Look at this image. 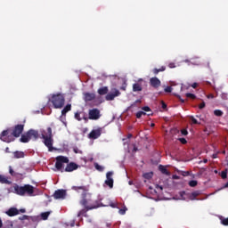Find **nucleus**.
Listing matches in <instances>:
<instances>
[{
	"instance_id": "nucleus-19",
	"label": "nucleus",
	"mask_w": 228,
	"mask_h": 228,
	"mask_svg": "<svg viewBox=\"0 0 228 228\" xmlns=\"http://www.w3.org/2000/svg\"><path fill=\"white\" fill-rule=\"evenodd\" d=\"M200 195V191H194L189 195L190 200H195Z\"/></svg>"
},
{
	"instance_id": "nucleus-56",
	"label": "nucleus",
	"mask_w": 228,
	"mask_h": 228,
	"mask_svg": "<svg viewBox=\"0 0 228 228\" xmlns=\"http://www.w3.org/2000/svg\"><path fill=\"white\" fill-rule=\"evenodd\" d=\"M5 152H10V148L7 147V148L5 149Z\"/></svg>"
},
{
	"instance_id": "nucleus-34",
	"label": "nucleus",
	"mask_w": 228,
	"mask_h": 228,
	"mask_svg": "<svg viewBox=\"0 0 228 228\" xmlns=\"http://www.w3.org/2000/svg\"><path fill=\"white\" fill-rule=\"evenodd\" d=\"M9 173H10L13 177L19 175L18 173H16L15 171H13V169L12 168V166L9 167Z\"/></svg>"
},
{
	"instance_id": "nucleus-7",
	"label": "nucleus",
	"mask_w": 228,
	"mask_h": 228,
	"mask_svg": "<svg viewBox=\"0 0 228 228\" xmlns=\"http://www.w3.org/2000/svg\"><path fill=\"white\" fill-rule=\"evenodd\" d=\"M55 168L59 171L63 172V163H69V158L65 156L56 157Z\"/></svg>"
},
{
	"instance_id": "nucleus-48",
	"label": "nucleus",
	"mask_w": 228,
	"mask_h": 228,
	"mask_svg": "<svg viewBox=\"0 0 228 228\" xmlns=\"http://www.w3.org/2000/svg\"><path fill=\"white\" fill-rule=\"evenodd\" d=\"M126 87H127V84L124 83L123 86L120 87V90L126 91Z\"/></svg>"
},
{
	"instance_id": "nucleus-35",
	"label": "nucleus",
	"mask_w": 228,
	"mask_h": 228,
	"mask_svg": "<svg viewBox=\"0 0 228 228\" xmlns=\"http://www.w3.org/2000/svg\"><path fill=\"white\" fill-rule=\"evenodd\" d=\"M222 179H227V169L221 172Z\"/></svg>"
},
{
	"instance_id": "nucleus-25",
	"label": "nucleus",
	"mask_w": 228,
	"mask_h": 228,
	"mask_svg": "<svg viewBox=\"0 0 228 228\" xmlns=\"http://www.w3.org/2000/svg\"><path fill=\"white\" fill-rule=\"evenodd\" d=\"M98 94L99 95H106V94H108V87H101L100 89H98Z\"/></svg>"
},
{
	"instance_id": "nucleus-14",
	"label": "nucleus",
	"mask_w": 228,
	"mask_h": 228,
	"mask_svg": "<svg viewBox=\"0 0 228 228\" xmlns=\"http://www.w3.org/2000/svg\"><path fill=\"white\" fill-rule=\"evenodd\" d=\"M77 168H79L77 164L70 162L66 166L64 172H74V170H77Z\"/></svg>"
},
{
	"instance_id": "nucleus-28",
	"label": "nucleus",
	"mask_w": 228,
	"mask_h": 228,
	"mask_svg": "<svg viewBox=\"0 0 228 228\" xmlns=\"http://www.w3.org/2000/svg\"><path fill=\"white\" fill-rule=\"evenodd\" d=\"M152 175H154V173L150 172V173H144L142 175V177H144V179H152Z\"/></svg>"
},
{
	"instance_id": "nucleus-16",
	"label": "nucleus",
	"mask_w": 228,
	"mask_h": 228,
	"mask_svg": "<svg viewBox=\"0 0 228 228\" xmlns=\"http://www.w3.org/2000/svg\"><path fill=\"white\" fill-rule=\"evenodd\" d=\"M84 99H85L86 102H90L92 101H94L95 94H94V93H86L84 94Z\"/></svg>"
},
{
	"instance_id": "nucleus-58",
	"label": "nucleus",
	"mask_w": 228,
	"mask_h": 228,
	"mask_svg": "<svg viewBox=\"0 0 228 228\" xmlns=\"http://www.w3.org/2000/svg\"><path fill=\"white\" fill-rule=\"evenodd\" d=\"M154 126H156L154 123L151 124V127H154Z\"/></svg>"
},
{
	"instance_id": "nucleus-10",
	"label": "nucleus",
	"mask_w": 228,
	"mask_h": 228,
	"mask_svg": "<svg viewBox=\"0 0 228 228\" xmlns=\"http://www.w3.org/2000/svg\"><path fill=\"white\" fill-rule=\"evenodd\" d=\"M102 134V128L94 129L90 132L88 138H90V140H97V138H99Z\"/></svg>"
},
{
	"instance_id": "nucleus-55",
	"label": "nucleus",
	"mask_w": 228,
	"mask_h": 228,
	"mask_svg": "<svg viewBox=\"0 0 228 228\" xmlns=\"http://www.w3.org/2000/svg\"><path fill=\"white\" fill-rule=\"evenodd\" d=\"M110 207L111 208H117V206L114 203L110 204Z\"/></svg>"
},
{
	"instance_id": "nucleus-4",
	"label": "nucleus",
	"mask_w": 228,
	"mask_h": 228,
	"mask_svg": "<svg viewBox=\"0 0 228 228\" xmlns=\"http://www.w3.org/2000/svg\"><path fill=\"white\" fill-rule=\"evenodd\" d=\"M81 206H84L86 211H90L92 209H97L99 206L95 203V200L92 198V194L90 192H86L82 194V200H80Z\"/></svg>"
},
{
	"instance_id": "nucleus-54",
	"label": "nucleus",
	"mask_w": 228,
	"mask_h": 228,
	"mask_svg": "<svg viewBox=\"0 0 228 228\" xmlns=\"http://www.w3.org/2000/svg\"><path fill=\"white\" fill-rule=\"evenodd\" d=\"M141 115H142V116H145V115H147V114L145 113V111H142V110H141Z\"/></svg>"
},
{
	"instance_id": "nucleus-45",
	"label": "nucleus",
	"mask_w": 228,
	"mask_h": 228,
	"mask_svg": "<svg viewBox=\"0 0 228 228\" xmlns=\"http://www.w3.org/2000/svg\"><path fill=\"white\" fill-rule=\"evenodd\" d=\"M168 67H169V69H175V63L170 62V63L168 64Z\"/></svg>"
},
{
	"instance_id": "nucleus-15",
	"label": "nucleus",
	"mask_w": 228,
	"mask_h": 228,
	"mask_svg": "<svg viewBox=\"0 0 228 228\" xmlns=\"http://www.w3.org/2000/svg\"><path fill=\"white\" fill-rule=\"evenodd\" d=\"M71 190H74V191H77V193H82V195H85L88 191V187L86 186H72Z\"/></svg>"
},
{
	"instance_id": "nucleus-3",
	"label": "nucleus",
	"mask_w": 228,
	"mask_h": 228,
	"mask_svg": "<svg viewBox=\"0 0 228 228\" xmlns=\"http://www.w3.org/2000/svg\"><path fill=\"white\" fill-rule=\"evenodd\" d=\"M14 193L16 195H20V197H33L35 195V187L31 184H25L23 186H20L19 184H15L13 186Z\"/></svg>"
},
{
	"instance_id": "nucleus-1",
	"label": "nucleus",
	"mask_w": 228,
	"mask_h": 228,
	"mask_svg": "<svg viewBox=\"0 0 228 228\" xmlns=\"http://www.w3.org/2000/svg\"><path fill=\"white\" fill-rule=\"evenodd\" d=\"M24 131V125H16L12 128H7L0 134V140L5 143L15 142V138H19Z\"/></svg>"
},
{
	"instance_id": "nucleus-59",
	"label": "nucleus",
	"mask_w": 228,
	"mask_h": 228,
	"mask_svg": "<svg viewBox=\"0 0 228 228\" xmlns=\"http://www.w3.org/2000/svg\"><path fill=\"white\" fill-rule=\"evenodd\" d=\"M214 173H215V174H218V171H217V170H215Z\"/></svg>"
},
{
	"instance_id": "nucleus-51",
	"label": "nucleus",
	"mask_w": 228,
	"mask_h": 228,
	"mask_svg": "<svg viewBox=\"0 0 228 228\" xmlns=\"http://www.w3.org/2000/svg\"><path fill=\"white\" fill-rule=\"evenodd\" d=\"M191 86H192V88H196V87L198 86V84H197V83H193V84L191 85Z\"/></svg>"
},
{
	"instance_id": "nucleus-52",
	"label": "nucleus",
	"mask_w": 228,
	"mask_h": 228,
	"mask_svg": "<svg viewBox=\"0 0 228 228\" xmlns=\"http://www.w3.org/2000/svg\"><path fill=\"white\" fill-rule=\"evenodd\" d=\"M138 151V148L136 146L134 147L133 152H136Z\"/></svg>"
},
{
	"instance_id": "nucleus-39",
	"label": "nucleus",
	"mask_w": 228,
	"mask_h": 228,
	"mask_svg": "<svg viewBox=\"0 0 228 228\" xmlns=\"http://www.w3.org/2000/svg\"><path fill=\"white\" fill-rule=\"evenodd\" d=\"M86 211H88V210H86V209L80 210V211L78 212V214H77V216H83V215H85V213H86Z\"/></svg>"
},
{
	"instance_id": "nucleus-5",
	"label": "nucleus",
	"mask_w": 228,
	"mask_h": 228,
	"mask_svg": "<svg viewBox=\"0 0 228 228\" xmlns=\"http://www.w3.org/2000/svg\"><path fill=\"white\" fill-rule=\"evenodd\" d=\"M39 137L40 134L37 132V130L29 129L27 133L21 134L20 142H21V143H28L31 142V140L37 142V139Z\"/></svg>"
},
{
	"instance_id": "nucleus-20",
	"label": "nucleus",
	"mask_w": 228,
	"mask_h": 228,
	"mask_svg": "<svg viewBox=\"0 0 228 228\" xmlns=\"http://www.w3.org/2000/svg\"><path fill=\"white\" fill-rule=\"evenodd\" d=\"M13 156L15 159H20L21 158H24L25 154L24 151H16L13 152Z\"/></svg>"
},
{
	"instance_id": "nucleus-27",
	"label": "nucleus",
	"mask_w": 228,
	"mask_h": 228,
	"mask_svg": "<svg viewBox=\"0 0 228 228\" xmlns=\"http://www.w3.org/2000/svg\"><path fill=\"white\" fill-rule=\"evenodd\" d=\"M142 111H146V112H149L151 111V113H148V117H152V110H151V107L149 106H144L142 108Z\"/></svg>"
},
{
	"instance_id": "nucleus-50",
	"label": "nucleus",
	"mask_w": 228,
	"mask_h": 228,
	"mask_svg": "<svg viewBox=\"0 0 228 228\" xmlns=\"http://www.w3.org/2000/svg\"><path fill=\"white\" fill-rule=\"evenodd\" d=\"M215 98V95H213V94H208V99H214Z\"/></svg>"
},
{
	"instance_id": "nucleus-8",
	"label": "nucleus",
	"mask_w": 228,
	"mask_h": 228,
	"mask_svg": "<svg viewBox=\"0 0 228 228\" xmlns=\"http://www.w3.org/2000/svg\"><path fill=\"white\" fill-rule=\"evenodd\" d=\"M89 120H99L101 118V110L99 109L89 110Z\"/></svg>"
},
{
	"instance_id": "nucleus-17",
	"label": "nucleus",
	"mask_w": 228,
	"mask_h": 228,
	"mask_svg": "<svg viewBox=\"0 0 228 228\" xmlns=\"http://www.w3.org/2000/svg\"><path fill=\"white\" fill-rule=\"evenodd\" d=\"M6 215H8V216H17V215H19V209L11 208L7 210Z\"/></svg>"
},
{
	"instance_id": "nucleus-2",
	"label": "nucleus",
	"mask_w": 228,
	"mask_h": 228,
	"mask_svg": "<svg viewBox=\"0 0 228 228\" xmlns=\"http://www.w3.org/2000/svg\"><path fill=\"white\" fill-rule=\"evenodd\" d=\"M41 138L44 140L43 143L47 147L49 152H53L54 151V147L53 144L54 143V139H53V128L48 126L46 130H41Z\"/></svg>"
},
{
	"instance_id": "nucleus-32",
	"label": "nucleus",
	"mask_w": 228,
	"mask_h": 228,
	"mask_svg": "<svg viewBox=\"0 0 228 228\" xmlns=\"http://www.w3.org/2000/svg\"><path fill=\"white\" fill-rule=\"evenodd\" d=\"M94 167L98 170V172H103L104 171V167L101 165H99L98 163L94 164Z\"/></svg>"
},
{
	"instance_id": "nucleus-37",
	"label": "nucleus",
	"mask_w": 228,
	"mask_h": 228,
	"mask_svg": "<svg viewBox=\"0 0 228 228\" xmlns=\"http://www.w3.org/2000/svg\"><path fill=\"white\" fill-rule=\"evenodd\" d=\"M164 92H166L167 94L172 93V86H167V87L164 89Z\"/></svg>"
},
{
	"instance_id": "nucleus-23",
	"label": "nucleus",
	"mask_w": 228,
	"mask_h": 228,
	"mask_svg": "<svg viewBox=\"0 0 228 228\" xmlns=\"http://www.w3.org/2000/svg\"><path fill=\"white\" fill-rule=\"evenodd\" d=\"M165 70H167V67L162 66L160 69H153L152 72L157 76V74H159V72H165Z\"/></svg>"
},
{
	"instance_id": "nucleus-64",
	"label": "nucleus",
	"mask_w": 228,
	"mask_h": 228,
	"mask_svg": "<svg viewBox=\"0 0 228 228\" xmlns=\"http://www.w3.org/2000/svg\"><path fill=\"white\" fill-rule=\"evenodd\" d=\"M226 165H227V167H228V162H227V164H226Z\"/></svg>"
},
{
	"instance_id": "nucleus-47",
	"label": "nucleus",
	"mask_w": 228,
	"mask_h": 228,
	"mask_svg": "<svg viewBox=\"0 0 228 228\" xmlns=\"http://www.w3.org/2000/svg\"><path fill=\"white\" fill-rule=\"evenodd\" d=\"M135 117H136V118H142V112H141V110L140 111H138L136 114H135Z\"/></svg>"
},
{
	"instance_id": "nucleus-22",
	"label": "nucleus",
	"mask_w": 228,
	"mask_h": 228,
	"mask_svg": "<svg viewBox=\"0 0 228 228\" xmlns=\"http://www.w3.org/2000/svg\"><path fill=\"white\" fill-rule=\"evenodd\" d=\"M70 110H72V105L67 104L64 107V109L61 110V115H67V113H69V111H70Z\"/></svg>"
},
{
	"instance_id": "nucleus-30",
	"label": "nucleus",
	"mask_w": 228,
	"mask_h": 228,
	"mask_svg": "<svg viewBox=\"0 0 228 228\" xmlns=\"http://www.w3.org/2000/svg\"><path fill=\"white\" fill-rule=\"evenodd\" d=\"M197 184H199V182H197V180H191L189 182V186H191V188H195V186H197Z\"/></svg>"
},
{
	"instance_id": "nucleus-31",
	"label": "nucleus",
	"mask_w": 228,
	"mask_h": 228,
	"mask_svg": "<svg viewBox=\"0 0 228 228\" xmlns=\"http://www.w3.org/2000/svg\"><path fill=\"white\" fill-rule=\"evenodd\" d=\"M185 97H187V99H192V100L197 99V96L191 93L185 94Z\"/></svg>"
},
{
	"instance_id": "nucleus-29",
	"label": "nucleus",
	"mask_w": 228,
	"mask_h": 228,
	"mask_svg": "<svg viewBox=\"0 0 228 228\" xmlns=\"http://www.w3.org/2000/svg\"><path fill=\"white\" fill-rule=\"evenodd\" d=\"M49 215H51V212H43V213H41L42 220H47L49 218Z\"/></svg>"
},
{
	"instance_id": "nucleus-9",
	"label": "nucleus",
	"mask_w": 228,
	"mask_h": 228,
	"mask_svg": "<svg viewBox=\"0 0 228 228\" xmlns=\"http://www.w3.org/2000/svg\"><path fill=\"white\" fill-rule=\"evenodd\" d=\"M120 95V91L117 88H112L111 91L107 94L105 96L106 101H113L115 97H118Z\"/></svg>"
},
{
	"instance_id": "nucleus-63",
	"label": "nucleus",
	"mask_w": 228,
	"mask_h": 228,
	"mask_svg": "<svg viewBox=\"0 0 228 228\" xmlns=\"http://www.w3.org/2000/svg\"><path fill=\"white\" fill-rule=\"evenodd\" d=\"M213 158H214V159L216 158V155H213Z\"/></svg>"
},
{
	"instance_id": "nucleus-18",
	"label": "nucleus",
	"mask_w": 228,
	"mask_h": 228,
	"mask_svg": "<svg viewBox=\"0 0 228 228\" xmlns=\"http://www.w3.org/2000/svg\"><path fill=\"white\" fill-rule=\"evenodd\" d=\"M0 183L1 184H12V181L8 180V177L0 175Z\"/></svg>"
},
{
	"instance_id": "nucleus-24",
	"label": "nucleus",
	"mask_w": 228,
	"mask_h": 228,
	"mask_svg": "<svg viewBox=\"0 0 228 228\" xmlns=\"http://www.w3.org/2000/svg\"><path fill=\"white\" fill-rule=\"evenodd\" d=\"M142 85L135 83L133 85V92H142Z\"/></svg>"
},
{
	"instance_id": "nucleus-36",
	"label": "nucleus",
	"mask_w": 228,
	"mask_h": 228,
	"mask_svg": "<svg viewBox=\"0 0 228 228\" xmlns=\"http://www.w3.org/2000/svg\"><path fill=\"white\" fill-rule=\"evenodd\" d=\"M126 211H127V208L124 207L118 210L119 215H126Z\"/></svg>"
},
{
	"instance_id": "nucleus-33",
	"label": "nucleus",
	"mask_w": 228,
	"mask_h": 228,
	"mask_svg": "<svg viewBox=\"0 0 228 228\" xmlns=\"http://www.w3.org/2000/svg\"><path fill=\"white\" fill-rule=\"evenodd\" d=\"M214 115L216 117H222V115H224V111H222L220 110H214Z\"/></svg>"
},
{
	"instance_id": "nucleus-12",
	"label": "nucleus",
	"mask_w": 228,
	"mask_h": 228,
	"mask_svg": "<svg viewBox=\"0 0 228 228\" xmlns=\"http://www.w3.org/2000/svg\"><path fill=\"white\" fill-rule=\"evenodd\" d=\"M113 172L109 171L106 174V180H105V184L109 186V188H113Z\"/></svg>"
},
{
	"instance_id": "nucleus-21",
	"label": "nucleus",
	"mask_w": 228,
	"mask_h": 228,
	"mask_svg": "<svg viewBox=\"0 0 228 228\" xmlns=\"http://www.w3.org/2000/svg\"><path fill=\"white\" fill-rule=\"evenodd\" d=\"M159 169L160 170L161 174H164V175H170V172H168V169H167V167L164 166L160 165Z\"/></svg>"
},
{
	"instance_id": "nucleus-49",
	"label": "nucleus",
	"mask_w": 228,
	"mask_h": 228,
	"mask_svg": "<svg viewBox=\"0 0 228 228\" xmlns=\"http://www.w3.org/2000/svg\"><path fill=\"white\" fill-rule=\"evenodd\" d=\"M162 109L167 110V103H165L164 102H162Z\"/></svg>"
},
{
	"instance_id": "nucleus-6",
	"label": "nucleus",
	"mask_w": 228,
	"mask_h": 228,
	"mask_svg": "<svg viewBox=\"0 0 228 228\" xmlns=\"http://www.w3.org/2000/svg\"><path fill=\"white\" fill-rule=\"evenodd\" d=\"M51 102L55 110H61L65 106V96L61 94H53Z\"/></svg>"
},
{
	"instance_id": "nucleus-41",
	"label": "nucleus",
	"mask_w": 228,
	"mask_h": 228,
	"mask_svg": "<svg viewBox=\"0 0 228 228\" xmlns=\"http://www.w3.org/2000/svg\"><path fill=\"white\" fill-rule=\"evenodd\" d=\"M200 110H204V108H206V102H202L200 105H199Z\"/></svg>"
},
{
	"instance_id": "nucleus-13",
	"label": "nucleus",
	"mask_w": 228,
	"mask_h": 228,
	"mask_svg": "<svg viewBox=\"0 0 228 228\" xmlns=\"http://www.w3.org/2000/svg\"><path fill=\"white\" fill-rule=\"evenodd\" d=\"M150 85L152 88H159L161 86V80L154 77L150 79Z\"/></svg>"
},
{
	"instance_id": "nucleus-57",
	"label": "nucleus",
	"mask_w": 228,
	"mask_h": 228,
	"mask_svg": "<svg viewBox=\"0 0 228 228\" xmlns=\"http://www.w3.org/2000/svg\"><path fill=\"white\" fill-rule=\"evenodd\" d=\"M203 163H208V159H203Z\"/></svg>"
},
{
	"instance_id": "nucleus-53",
	"label": "nucleus",
	"mask_w": 228,
	"mask_h": 228,
	"mask_svg": "<svg viewBox=\"0 0 228 228\" xmlns=\"http://www.w3.org/2000/svg\"><path fill=\"white\" fill-rule=\"evenodd\" d=\"M20 213H26V209H24V208L20 209Z\"/></svg>"
},
{
	"instance_id": "nucleus-43",
	"label": "nucleus",
	"mask_w": 228,
	"mask_h": 228,
	"mask_svg": "<svg viewBox=\"0 0 228 228\" xmlns=\"http://www.w3.org/2000/svg\"><path fill=\"white\" fill-rule=\"evenodd\" d=\"M191 120L192 124H200V123H199V121L196 118H193V116L191 117Z\"/></svg>"
},
{
	"instance_id": "nucleus-44",
	"label": "nucleus",
	"mask_w": 228,
	"mask_h": 228,
	"mask_svg": "<svg viewBox=\"0 0 228 228\" xmlns=\"http://www.w3.org/2000/svg\"><path fill=\"white\" fill-rule=\"evenodd\" d=\"M181 134H182L183 136H186V135L188 134V130L183 129V130L181 131Z\"/></svg>"
},
{
	"instance_id": "nucleus-62",
	"label": "nucleus",
	"mask_w": 228,
	"mask_h": 228,
	"mask_svg": "<svg viewBox=\"0 0 228 228\" xmlns=\"http://www.w3.org/2000/svg\"><path fill=\"white\" fill-rule=\"evenodd\" d=\"M11 227L13 228V224H11Z\"/></svg>"
},
{
	"instance_id": "nucleus-26",
	"label": "nucleus",
	"mask_w": 228,
	"mask_h": 228,
	"mask_svg": "<svg viewBox=\"0 0 228 228\" xmlns=\"http://www.w3.org/2000/svg\"><path fill=\"white\" fill-rule=\"evenodd\" d=\"M219 220H220L222 225H225V226L228 225V217L225 218V217L220 216Z\"/></svg>"
},
{
	"instance_id": "nucleus-46",
	"label": "nucleus",
	"mask_w": 228,
	"mask_h": 228,
	"mask_svg": "<svg viewBox=\"0 0 228 228\" xmlns=\"http://www.w3.org/2000/svg\"><path fill=\"white\" fill-rule=\"evenodd\" d=\"M179 140H180L181 143H183V145L188 143V141H186L184 138H180Z\"/></svg>"
},
{
	"instance_id": "nucleus-40",
	"label": "nucleus",
	"mask_w": 228,
	"mask_h": 228,
	"mask_svg": "<svg viewBox=\"0 0 228 228\" xmlns=\"http://www.w3.org/2000/svg\"><path fill=\"white\" fill-rule=\"evenodd\" d=\"M73 152H75V154H83V151H81L78 150L77 148H74V149H73Z\"/></svg>"
},
{
	"instance_id": "nucleus-61",
	"label": "nucleus",
	"mask_w": 228,
	"mask_h": 228,
	"mask_svg": "<svg viewBox=\"0 0 228 228\" xmlns=\"http://www.w3.org/2000/svg\"><path fill=\"white\" fill-rule=\"evenodd\" d=\"M131 136H133V134H130L128 135V138H131Z\"/></svg>"
},
{
	"instance_id": "nucleus-60",
	"label": "nucleus",
	"mask_w": 228,
	"mask_h": 228,
	"mask_svg": "<svg viewBox=\"0 0 228 228\" xmlns=\"http://www.w3.org/2000/svg\"><path fill=\"white\" fill-rule=\"evenodd\" d=\"M159 188L160 190H163V187H162V186H159Z\"/></svg>"
},
{
	"instance_id": "nucleus-38",
	"label": "nucleus",
	"mask_w": 228,
	"mask_h": 228,
	"mask_svg": "<svg viewBox=\"0 0 228 228\" xmlns=\"http://www.w3.org/2000/svg\"><path fill=\"white\" fill-rule=\"evenodd\" d=\"M19 220H21V221H22V220H29V216L24 215V216H20V217H19Z\"/></svg>"
},
{
	"instance_id": "nucleus-42",
	"label": "nucleus",
	"mask_w": 228,
	"mask_h": 228,
	"mask_svg": "<svg viewBox=\"0 0 228 228\" xmlns=\"http://www.w3.org/2000/svg\"><path fill=\"white\" fill-rule=\"evenodd\" d=\"M75 118L77 119V120H81V116H80V114H79V112H76L75 113Z\"/></svg>"
},
{
	"instance_id": "nucleus-11",
	"label": "nucleus",
	"mask_w": 228,
	"mask_h": 228,
	"mask_svg": "<svg viewBox=\"0 0 228 228\" xmlns=\"http://www.w3.org/2000/svg\"><path fill=\"white\" fill-rule=\"evenodd\" d=\"M65 197H67V191L63 189L57 190L53 193V199L56 200H58V199H65Z\"/></svg>"
}]
</instances>
